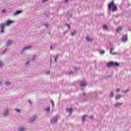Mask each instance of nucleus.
Segmentation results:
<instances>
[{
    "instance_id": "nucleus-21",
    "label": "nucleus",
    "mask_w": 131,
    "mask_h": 131,
    "mask_svg": "<svg viewBox=\"0 0 131 131\" xmlns=\"http://www.w3.org/2000/svg\"><path fill=\"white\" fill-rule=\"evenodd\" d=\"M25 130V129H24V128H20L19 129V131H24Z\"/></svg>"
},
{
    "instance_id": "nucleus-1",
    "label": "nucleus",
    "mask_w": 131,
    "mask_h": 131,
    "mask_svg": "<svg viewBox=\"0 0 131 131\" xmlns=\"http://www.w3.org/2000/svg\"><path fill=\"white\" fill-rule=\"evenodd\" d=\"M108 9L109 11H113V12H116L117 11V6L114 4V1H112L108 4Z\"/></svg>"
},
{
    "instance_id": "nucleus-4",
    "label": "nucleus",
    "mask_w": 131,
    "mask_h": 131,
    "mask_svg": "<svg viewBox=\"0 0 131 131\" xmlns=\"http://www.w3.org/2000/svg\"><path fill=\"white\" fill-rule=\"evenodd\" d=\"M127 40V35H124L122 37V41L123 42H125Z\"/></svg>"
},
{
    "instance_id": "nucleus-18",
    "label": "nucleus",
    "mask_w": 131,
    "mask_h": 131,
    "mask_svg": "<svg viewBox=\"0 0 131 131\" xmlns=\"http://www.w3.org/2000/svg\"><path fill=\"white\" fill-rule=\"evenodd\" d=\"M75 34H76V31H75L71 33V35H72L73 36H74V35H75Z\"/></svg>"
},
{
    "instance_id": "nucleus-39",
    "label": "nucleus",
    "mask_w": 131,
    "mask_h": 131,
    "mask_svg": "<svg viewBox=\"0 0 131 131\" xmlns=\"http://www.w3.org/2000/svg\"><path fill=\"white\" fill-rule=\"evenodd\" d=\"M50 63H52V59H51Z\"/></svg>"
},
{
    "instance_id": "nucleus-38",
    "label": "nucleus",
    "mask_w": 131,
    "mask_h": 131,
    "mask_svg": "<svg viewBox=\"0 0 131 131\" xmlns=\"http://www.w3.org/2000/svg\"><path fill=\"white\" fill-rule=\"evenodd\" d=\"M91 118H94V116H91Z\"/></svg>"
},
{
    "instance_id": "nucleus-22",
    "label": "nucleus",
    "mask_w": 131,
    "mask_h": 131,
    "mask_svg": "<svg viewBox=\"0 0 131 131\" xmlns=\"http://www.w3.org/2000/svg\"><path fill=\"white\" fill-rule=\"evenodd\" d=\"M5 83H6V84L7 85H8V84H11V82L7 81V82H5Z\"/></svg>"
},
{
    "instance_id": "nucleus-23",
    "label": "nucleus",
    "mask_w": 131,
    "mask_h": 131,
    "mask_svg": "<svg viewBox=\"0 0 131 131\" xmlns=\"http://www.w3.org/2000/svg\"><path fill=\"white\" fill-rule=\"evenodd\" d=\"M30 48H31V47L27 46V47H26V48H25L24 49V50L27 49H30Z\"/></svg>"
},
{
    "instance_id": "nucleus-9",
    "label": "nucleus",
    "mask_w": 131,
    "mask_h": 131,
    "mask_svg": "<svg viewBox=\"0 0 131 131\" xmlns=\"http://www.w3.org/2000/svg\"><path fill=\"white\" fill-rule=\"evenodd\" d=\"M121 105H122V103L118 102L115 104V107H118L119 106H121Z\"/></svg>"
},
{
    "instance_id": "nucleus-3",
    "label": "nucleus",
    "mask_w": 131,
    "mask_h": 131,
    "mask_svg": "<svg viewBox=\"0 0 131 131\" xmlns=\"http://www.w3.org/2000/svg\"><path fill=\"white\" fill-rule=\"evenodd\" d=\"M58 118H59V116H56V117H54L53 119L51 120V123H55V122H56Z\"/></svg>"
},
{
    "instance_id": "nucleus-37",
    "label": "nucleus",
    "mask_w": 131,
    "mask_h": 131,
    "mask_svg": "<svg viewBox=\"0 0 131 131\" xmlns=\"http://www.w3.org/2000/svg\"><path fill=\"white\" fill-rule=\"evenodd\" d=\"M50 49L52 50L53 49V46H50Z\"/></svg>"
},
{
    "instance_id": "nucleus-24",
    "label": "nucleus",
    "mask_w": 131,
    "mask_h": 131,
    "mask_svg": "<svg viewBox=\"0 0 131 131\" xmlns=\"http://www.w3.org/2000/svg\"><path fill=\"white\" fill-rule=\"evenodd\" d=\"M30 61L29 60H27V62H26V64L27 65H28V64H29Z\"/></svg>"
},
{
    "instance_id": "nucleus-8",
    "label": "nucleus",
    "mask_w": 131,
    "mask_h": 131,
    "mask_svg": "<svg viewBox=\"0 0 131 131\" xmlns=\"http://www.w3.org/2000/svg\"><path fill=\"white\" fill-rule=\"evenodd\" d=\"M67 112H69L70 113V114H72V111H73V108H68V109H67Z\"/></svg>"
},
{
    "instance_id": "nucleus-19",
    "label": "nucleus",
    "mask_w": 131,
    "mask_h": 131,
    "mask_svg": "<svg viewBox=\"0 0 131 131\" xmlns=\"http://www.w3.org/2000/svg\"><path fill=\"white\" fill-rule=\"evenodd\" d=\"M120 98H121V95H118L117 96V97H116V99H120Z\"/></svg>"
},
{
    "instance_id": "nucleus-26",
    "label": "nucleus",
    "mask_w": 131,
    "mask_h": 131,
    "mask_svg": "<svg viewBox=\"0 0 131 131\" xmlns=\"http://www.w3.org/2000/svg\"><path fill=\"white\" fill-rule=\"evenodd\" d=\"M15 111H16V112L19 113V112H20V110H19V109H15Z\"/></svg>"
},
{
    "instance_id": "nucleus-27",
    "label": "nucleus",
    "mask_w": 131,
    "mask_h": 131,
    "mask_svg": "<svg viewBox=\"0 0 131 131\" xmlns=\"http://www.w3.org/2000/svg\"><path fill=\"white\" fill-rule=\"evenodd\" d=\"M2 13H6V10L5 9H3L2 10Z\"/></svg>"
},
{
    "instance_id": "nucleus-2",
    "label": "nucleus",
    "mask_w": 131,
    "mask_h": 131,
    "mask_svg": "<svg viewBox=\"0 0 131 131\" xmlns=\"http://www.w3.org/2000/svg\"><path fill=\"white\" fill-rule=\"evenodd\" d=\"M107 67L108 68H110V67H118L119 66V63L116 62H110L106 64Z\"/></svg>"
},
{
    "instance_id": "nucleus-25",
    "label": "nucleus",
    "mask_w": 131,
    "mask_h": 131,
    "mask_svg": "<svg viewBox=\"0 0 131 131\" xmlns=\"http://www.w3.org/2000/svg\"><path fill=\"white\" fill-rule=\"evenodd\" d=\"M51 102L53 106H54V101H53V100L51 99Z\"/></svg>"
},
{
    "instance_id": "nucleus-34",
    "label": "nucleus",
    "mask_w": 131,
    "mask_h": 131,
    "mask_svg": "<svg viewBox=\"0 0 131 131\" xmlns=\"http://www.w3.org/2000/svg\"><path fill=\"white\" fill-rule=\"evenodd\" d=\"M119 91H120V89H118L116 90V92H119Z\"/></svg>"
},
{
    "instance_id": "nucleus-7",
    "label": "nucleus",
    "mask_w": 131,
    "mask_h": 131,
    "mask_svg": "<svg viewBox=\"0 0 131 131\" xmlns=\"http://www.w3.org/2000/svg\"><path fill=\"white\" fill-rule=\"evenodd\" d=\"M6 22H7V26H9V25H10V24H12V23H14V21L13 20H7Z\"/></svg>"
},
{
    "instance_id": "nucleus-17",
    "label": "nucleus",
    "mask_w": 131,
    "mask_h": 131,
    "mask_svg": "<svg viewBox=\"0 0 131 131\" xmlns=\"http://www.w3.org/2000/svg\"><path fill=\"white\" fill-rule=\"evenodd\" d=\"M103 28V29H105V30H107V29H108V27L106 25H104Z\"/></svg>"
},
{
    "instance_id": "nucleus-40",
    "label": "nucleus",
    "mask_w": 131,
    "mask_h": 131,
    "mask_svg": "<svg viewBox=\"0 0 131 131\" xmlns=\"http://www.w3.org/2000/svg\"><path fill=\"white\" fill-rule=\"evenodd\" d=\"M83 95H85V94L84 93Z\"/></svg>"
},
{
    "instance_id": "nucleus-15",
    "label": "nucleus",
    "mask_w": 131,
    "mask_h": 131,
    "mask_svg": "<svg viewBox=\"0 0 131 131\" xmlns=\"http://www.w3.org/2000/svg\"><path fill=\"white\" fill-rule=\"evenodd\" d=\"M20 13H22V11L21 10H19V11H17L16 12H15V15H17L18 14H20Z\"/></svg>"
},
{
    "instance_id": "nucleus-11",
    "label": "nucleus",
    "mask_w": 131,
    "mask_h": 131,
    "mask_svg": "<svg viewBox=\"0 0 131 131\" xmlns=\"http://www.w3.org/2000/svg\"><path fill=\"white\" fill-rule=\"evenodd\" d=\"M114 51V48H112L110 50V53L111 54H112L113 55H116V53H114L113 51Z\"/></svg>"
},
{
    "instance_id": "nucleus-28",
    "label": "nucleus",
    "mask_w": 131,
    "mask_h": 131,
    "mask_svg": "<svg viewBox=\"0 0 131 131\" xmlns=\"http://www.w3.org/2000/svg\"><path fill=\"white\" fill-rule=\"evenodd\" d=\"M105 51L104 50H102V52H101V55L103 54H104Z\"/></svg>"
},
{
    "instance_id": "nucleus-32",
    "label": "nucleus",
    "mask_w": 131,
    "mask_h": 131,
    "mask_svg": "<svg viewBox=\"0 0 131 131\" xmlns=\"http://www.w3.org/2000/svg\"><path fill=\"white\" fill-rule=\"evenodd\" d=\"M32 61H34L35 60V57H33L32 58Z\"/></svg>"
},
{
    "instance_id": "nucleus-33",
    "label": "nucleus",
    "mask_w": 131,
    "mask_h": 131,
    "mask_svg": "<svg viewBox=\"0 0 131 131\" xmlns=\"http://www.w3.org/2000/svg\"><path fill=\"white\" fill-rule=\"evenodd\" d=\"M67 26L68 27H69V28H70V25L67 24Z\"/></svg>"
},
{
    "instance_id": "nucleus-10",
    "label": "nucleus",
    "mask_w": 131,
    "mask_h": 131,
    "mask_svg": "<svg viewBox=\"0 0 131 131\" xmlns=\"http://www.w3.org/2000/svg\"><path fill=\"white\" fill-rule=\"evenodd\" d=\"M86 39L88 40V41H92L93 40V39L91 38V37H90L89 36L86 37Z\"/></svg>"
},
{
    "instance_id": "nucleus-12",
    "label": "nucleus",
    "mask_w": 131,
    "mask_h": 131,
    "mask_svg": "<svg viewBox=\"0 0 131 131\" xmlns=\"http://www.w3.org/2000/svg\"><path fill=\"white\" fill-rule=\"evenodd\" d=\"M11 45H12V42H11V41H10V40H8V41L7 42V45H6V46H11Z\"/></svg>"
},
{
    "instance_id": "nucleus-30",
    "label": "nucleus",
    "mask_w": 131,
    "mask_h": 131,
    "mask_svg": "<svg viewBox=\"0 0 131 131\" xmlns=\"http://www.w3.org/2000/svg\"><path fill=\"white\" fill-rule=\"evenodd\" d=\"M114 93L113 92L111 93V97H113Z\"/></svg>"
},
{
    "instance_id": "nucleus-5",
    "label": "nucleus",
    "mask_w": 131,
    "mask_h": 131,
    "mask_svg": "<svg viewBox=\"0 0 131 131\" xmlns=\"http://www.w3.org/2000/svg\"><path fill=\"white\" fill-rule=\"evenodd\" d=\"M1 32L3 33L4 32V30H5V24L1 23Z\"/></svg>"
},
{
    "instance_id": "nucleus-35",
    "label": "nucleus",
    "mask_w": 131,
    "mask_h": 131,
    "mask_svg": "<svg viewBox=\"0 0 131 131\" xmlns=\"http://www.w3.org/2000/svg\"><path fill=\"white\" fill-rule=\"evenodd\" d=\"M46 1H47V0H43L42 3H46Z\"/></svg>"
},
{
    "instance_id": "nucleus-14",
    "label": "nucleus",
    "mask_w": 131,
    "mask_h": 131,
    "mask_svg": "<svg viewBox=\"0 0 131 131\" xmlns=\"http://www.w3.org/2000/svg\"><path fill=\"white\" fill-rule=\"evenodd\" d=\"M9 113L8 111H5L4 113V116H7L8 115V113Z\"/></svg>"
},
{
    "instance_id": "nucleus-31",
    "label": "nucleus",
    "mask_w": 131,
    "mask_h": 131,
    "mask_svg": "<svg viewBox=\"0 0 131 131\" xmlns=\"http://www.w3.org/2000/svg\"><path fill=\"white\" fill-rule=\"evenodd\" d=\"M45 27H46L47 28V27H49V25L46 24Z\"/></svg>"
},
{
    "instance_id": "nucleus-29",
    "label": "nucleus",
    "mask_w": 131,
    "mask_h": 131,
    "mask_svg": "<svg viewBox=\"0 0 131 131\" xmlns=\"http://www.w3.org/2000/svg\"><path fill=\"white\" fill-rule=\"evenodd\" d=\"M58 60V56H56V57L54 59V61H57Z\"/></svg>"
},
{
    "instance_id": "nucleus-13",
    "label": "nucleus",
    "mask_w": 131,
    "mask_h": 131,
    "mask_svg": "<svg viewBox=\"0 0 131 131\" xmlns=\"http://www.w3.org/2000/svg\"><path fill=\"white\" fill-rule=\"evenodd\" d=\"M45 110L47 111V113H49L51 111V107H49L47 108H46Z\"/></svg>"
},
{
    "instance_id": "nucleus-16",
    "label": "nucleus",
    "mask_w": 131,
    "mask_h": 131,
    "mask_svg": "<svg viewBox=\"0 0 131 131\" xmlns=\"http://www.w3.org/2000/svg\"><path fill=\"white\" fill-rule=\"evenodd\" d=\"M121 30H122V28L121 27H119L118 28V29H117V32H118L119 31H121Z\"/></svg>"
},
{
    "instance_id": "nucleus-20",
    "label": "nucleus",
    "mask_w": 131,
    "mask_h": 131,
    "mask_svg": "<svg viewBox=\"0 0 131 131\" xmlns=\"http://www.w3.org/2000/svg\"><path fill=\"white\" fill-rule=\"evenodd\" d=\"M85 117H86V116H85V115H84V116H83V118H82V120H83V121H85Z\"/></svg>"
},
{
    "instance_id": "nucleus-6",
    "label": "nucleus",
    "mask_w": 131,
    "mask_h": 131,
    "mask_svg": "<svg viewBox=\"0 0 131 131\" xmlns=\"http://www.w3.org/2000/svg\"><path fill=\"white\" fill-rule=\"evenodd\" d=\"M80 85L81 86H85V85H86V82L81 81L80 82Z\"/></svg>"
},
{
    "instance_id": "nucleus-36",
    "label": "nucleus",
    "mask_w": 131,
    "mask_h": 131,
    "mask_svg": "<svg viewBox=\"0 0 131 131\" xmlns=\"http://www.w3.org/2000/svg\"><path fill=\"white\" fill-rule=\"evenodd\" d=\"M68 2H69V0H65L66 3H67Z\"/></svg>"
}]
</instances>
